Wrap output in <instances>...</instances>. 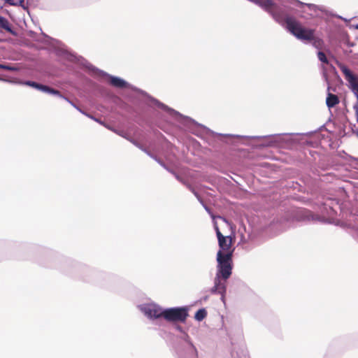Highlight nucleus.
I'll list each match as a JSON object with an SVG mask.
<instances>
[{
  "instance_id": "f704fd0d",
  "label": "nucleus",
  "mask_w": 358,
  "mask_h": 358,
  "mask_svg": "<svg viewBox=\"0 0 358 358\" xmlns=\"http://www.w3.org/2000/svg\"><path fill=\"white\" fill-rule=\"evenodd\" d=\"M164 169H166L168 172H169L171 174H173L175 171L169 167H168L167 166H166V167L164 168Z\"/></svg>"
},
{
  "instance_id": "09e8293b",
  "label": "nucleus",
  "mask_w": 358,
  "mask_h": 358,
  "mask_svg": "<svg viewBox=\"0 0 358 358\" xmlns=\"http://www.w3.org/2000/svg\"><path fill=\"white\" fill-rule=\"evenodd\" d=\"M17 83L18 84H22V81H18Z\"/></svg>"
},
{
  "instance_id": "5701e85b",
  "label": "nucleus",
  "mask_w": 358,
  "mask_h": 358,
  "mask_svg": "<svg viewBox=\"0 0 358 358\" xmlns=\"http://www.w3.org/2000/svg\"><path fill=\"white\" fill-rule=\"evenodd\" d=\"M298 6H300V7H303L304 6H307L310 10H314L315 11L316 10V8H317V6L315 5V4H312V3H303V2H301L299 1H297V4H296Z\"/></svg>"
},
{
  "instance_id": "6e6552de",
  "label": "nucleus",
  "mask_w": 358,
  "mask_h": 358,
  "mask_svg": "<svg viewBox=\"0 0 358 358\" xmlns=\"http://www.w3.org/2000/svg\"><path fill=\"white\" fill-rule=\"evenodd\" d=\"M87 67L91 71L97 73L101 76L108 78L109 79L110 84L113 87L120 89L128 88L130 87V84L129 83L120 77L110 75L109 73L96 68L92 64H89Z\"/></svg>"
},
{
  "instance_id": "de8ad7c7",
  "label": "nucleus",
  "mask_w": 358,
  "mask_h": 358,
  "mask_svg": "<svg viewBox=\"0 0 358 358\" xmlns=\"http://www.w3.org/2000/svg\"><path fill=\"white\" fill-rule=\"evenodd\" d=\"M205 209H206L207 211H209V208H208L207 206H205Z\"/></svg>"
},
{
  "instance_id": "1a4fd4ad",
  "label": "nucleus",
  "mask_w": 358,
  "mask_h": 358,
  "mask_svg": "<svg viewBox=\"0 0 358 358\" xmlns=\"http://www.w3.org/2000/svg\"><path fill=\"white\" fill-rule=\"evenodd\" d=\"M139 310L150 320H156L163 316V308L159 305L150 303L138 306Z\"/></svg>"
},
{
  "instance_id": "e433bc0d",
  "label": "nucleus",
  "mask_w": 358,
  "mask_h": 358,
  "mask_svg": "<svg viewBox=\"0 0 358 358\" xmlns=\"http://www.w3.org/2000/svg\"><path fill=\"white\" fill-rule=\"evenodd\" d=\"M84 115H86L87 117H90V119L94 120V118H96L93 115H92L89 114V113H87L86 112H85V114H84Z\"/></svg>"
},
{
  "instance_id": "c756f323",
  "label": "nucleus",
  "mask_w": 358,
  "mask_h": 358,
  "mask_svg": "<svg viewBox=\"0 0 358 358\" xmlns=\"http://www.w3.org/2000/svg\"><path fill=\"white\" fill-rule=\"evenodd\" d=\"M129 141L133 143L135 146H136L137 148H138L139 149L141 150V148L143 147L141 144H140L138 142H137L136 141L134 140V139H131V138H129Z\"/></svg>"
},
{
  "instance_id": "7c9ffc66",
  "label": "nucleus",
  "mask_w": 358,
  "mask_h": 358,
  "mask_svg": "<svg viewBox=\"0 0 358 358\" xmlns=\"http://www.w3.org/2000/svg\"><path fill=\"white\" fill-rule=\"evenodd\" d=\"M215 230H216V234H217V239H218V242L220 241V240H221L222 238H224L225 236H224L221 232L219 230V228L218 227H215Z\"/></svg>"
},
{
  "instance_id": "37998d69",
  "label": "nucleus",
  "mask_w": 358,
  "mask_h": 358,
  "mask_svg": "<svg viewBox=\"0 0 358 358\" xmlns=\"http://www.w3.org/2000/svg\"><path fill=\"white\" fill-rule=\"evenodd\" d=\"M324 76L325 80H327V82H328V78H327V76L326 73H324Z\"/></svg>"
},
{
  "instance_id": "2f4dec72",
  "label": "nucleus",
  "mask_w": 358,
  "mask_h": 358,
  "mask_svg": "<svg viewBox=\"0 0 358 358\" xmlns=\"http://www.w3.org/2000/svg\"><path fill=\"white\" fill-rule=\"evenodd\" d=\"M155 160L160 165L162 166L164 169L166 167V164L163 162V161H162L158 157H155Z\"/></svg>"
},
{
  "instance_id": "412c9836",
  "label": "nucleus",
  "mask_w": 358,
  "mask_h": 358,
  "mask_svg": "<svg viewBox=\"0 0 358 358\" xmlns=\"http://www.w3.org/2000/svg\"><path fill=\"white\" fill-rule=\"evenodd\" d=\"M60 99H64L68 103H69L73 107H74L76 110H78L82 114H85V112L83 110L80 108H79L77 105H76L73 101H71L69 98L65 96L61 93V96H58Z\"/></svg>"
},
{
  "instance_id": "ddd939ff",
  "label": "nucleus",
  "mask_w": 358,
  "mask_h": 358,
  "mask_svg": "<svg viewBox=\"0 0 358 358\" xmlns=\"http://www.w3.org/2000/svg\"><path fill=\"white\" fill-rule=\"evenodd\" d=\"M339 103V99L337 95L332 94L329 92L327 93L326 99V104L329 108L334 107Z\"/></svg>"
},
{
  "instance_id": "a18cd8bd",
  "label": "nucleus",
  "mask_w": 358,
  "mask_h": 358,
  "mask_svg": "<svg viewBox=\"0 0 358 358\" xmlns=\"http://www.w3.org/2000/svg\"><path fill=\"white\" fill-rule=\"evenodd\" d=\"M176 178L178 176V174L175 171L173 174H172Z\"/></svg>"
},
{
  "instance_id": "603ef678",
  "label": "nucleus",
  "mask_w": 358,
  "mask_h": 358,
  "mask_svg": "<svg viewBox=\"0 0 358 358\" xmlns=\"http://www.w3.org/2000/svg\"><path fill=\"white\" fill-rule=\"evenodd\" d=\"M357 136H358V133H357Z\"/></svg>"
},
{
  "instance_id": "f3484780",
  "label": "nucleus",
  "mask_w": 358,
  "mask_h": 358,
  "mask_svg": "<svg viewBox=\"0 0 358 358\" xmlns=\"http://www.w3.org/2000/svg\"><path fill=\"white\" fill-rule=\"evenodd\" d=\"M317 58H318V59H319L322 63H323V64H327V65H329L330 68H331L332 70H334V71H335V70H336L335 67H334L332 64H329V61L328 58L327 57V56H326L325 53H324V52H323L322 51H318V52H317Z\"/></svg>"
},
{
  "instance_id": "4be33fe9",
  "label": "nucleus",
  "mask_w": 358,
  "mask_h": 358,
  "mask_svg": "<svg viewBox=\"0 0 358 358\" xmlns=\"http://www.w3.org/2000/svg\"><path fill=\"white\" fill-rule=\"evenodd\" d=\"M178 338L184 341L186 344L192 342V339L186 331H182V334L178 335Z\"/></svg>"
},
{
  "instance_id": "f03ea898",
  "label": "nucleus",
  "mask_w": 358,
  "mask_h": 358,
  "mask_svg": "<svg viewBox=\"0 0 358 358\" xmlns=\"http://www.w3.org/2000/svg\"><path fill=\"white\" fill-rule=\"evenodd\" d=\"M216 260L217 265L215 278L226 282L232 273V252L224 253L219 250L217 253Z\"/></svg>"
},
{
  "instance_id": "c9c22d12",
  "label": "nucleus",
  "mask_w": 358,
  "mask_h": 358,
  "mask_svg": "<svg viewBox=\"0 0 358 358\" xmlns=\"http://www.w3.org/2000/svg\"><path fill=\"white\" fill-rule=\"evenodd\" d=\"M221 295V301L224 303L225 301V294H226V292H224L222 294H220Z\"/></svg>"
},
{
  "instance_id": "20e7f679",
  "label": "nucleus",
  "mask_w": 358,
  "mask_h": 358,
  "mask_svg": "<svg viewBox=\"0 0 358 358\" xmlns=\"http://www.w3.org/2000/svg\"><path fill=\"white\" fill-rule=\"evenodd\" d=\"M273 6H268L266 9V12L268 13L273 19L281 26L286 27L287 26V19H295L293 16H291L288 11L290 8L284 5H278L273 1Z\"/></svg>"
},
{
  "instance_id": "b1692460",
  "label": "nucleus",
  "mask_w": 358,
  "mask_h": 358,
  "mask_svg": "<svg viewBox=\"0 0 358 358\" xmlns=\"http://www.w3.org/2000/svg\"><path fill=\"white\" fill-rule=\"evenodd\" d=\"M5 3L11 5V6H17L19 5L22 7V0H3Z\"/></svg>"
},
{
  "instance_id": "9d476101",
  "label": "nucleus",
  "mask_w": 358,
  "mask_h": 358,
  "mask_svg": "<svg viewBox=\"0 0 358 358\" xmlns=\"http://www.w3.org/2000/svg\"><path fill=\"white\" fill-rule=\"evenodd\" d=\"M24 85L32 87L39 91L46 93V94H52V95H54L56 96H61V92L59 90L52 88L45 85H43V84H41V83H36L34 81H30V80L24 81Z\"/></svg>"
},
{
  "instance_id": "0eeeda50",
  "label": "nucleus",
  "mask_w": 358,
  "mask_h": 358,
  "mask_svg": "<svg viewBox=\"0 0 358 358\" xmlns=\"http://www.w3.org/2000/svg\"><path fill=\"white\" fill-rule=\"evenodd\" d=\"M187 306L168 308L163 310L162 317L168 322H184L189 316Z\"/></svg>"
},
{
  "instance_id": "f257e3e1",
  "label": "nucleus",
  "mask_w": 358,
  "mask_h": 358,
  "mask_svg": "<svg viewBox=\"0 0 358 358\" xmlns=\"http://www.w3.org/2000/svg\"><path fill=\"white\" fill-rule=\"evenodd\" d=\"M143 94H145L147 96L148 99L155 106H157L158 108H161L162 110L167 112L171 117L175 118L176 120H177L180 124H182L184 126L189 127V129L192 127H201L205 129V126H203L201 124L198 123L192 118L185 116L178 111L174 110L173 108H170L169 106L165 105L164 103L159 101L158 99L152 97L147 94L146 92H142Z\"/></svg>"
},
{
  "instance_id": "3c124183",
  "label": "nucleus",
  "mask_w": 358,
  "mask_h": 358,
  "mask_svg": "<svg viewBox=\"0 0 358 358\" xmlns=\"http://www.w3.org/2000/svg\"><path fill=\"white\" fill-rule=\"evenodd\" d=\"M329 90H330V87H329V86H328V87H327V90H328V91H329Z\"/></svg>"
},
{
  "instance_id": "473e14b6",
  "label": "nucleus",
  "mask_w": 358,
  "mask_h": 358,
  "mask_svg": "<svg viewBox=\"0 0 358 358\" xmlns=\"http://www.w3.org/2000/svg\"><path fill=\"white\" fill-rule=\"evenodd\" d=\"M94 121H96V122H99L101 125H103L104 127H106L108 129L110 127L108 125L106 124L103 121H101V120H99L96 117L94 118Z\"/></svg>"
},
{
  "instance_id": "aec40b11",
  "label": "nucleus",
  "mask_w": 358,
  "mask_h": 358,
  "mask_svg": "<svg viewBox=\"0 0 358 358\" xmlns=\"http://www.w3.org/2000/svg\"><path fill=\"white\" fill-rule=\"evenodd\" d=\"M231 357L233 358H250L248 355V352L245 350H241L240 352L233 351L231 352Z\"/></svg>"
},
{
  "instance_id": "a211bd4d",
  "label": "nucleus",
  "mask_w": 358,
  "mask_h": 358,
  "mask_svg": "<svg viewBox=\"0 0 358 358\" xmlns=\"http://www.w3.org/2000/svg\"><path fill=\"white\" fill-rule=\"evenodd\" d=\"M220 248V250H229L231 247V241H228L226 237L222 238L218 242Z\"/></svg>"
},
{
  "instance_id": "c85d7f7f",
  "label": "nucleus",
  "mask_w": 358,
  "mask_h": 358,
  "mask_svg": "<svg viewBox=\"0 0 358 358\" xmlns=\"http://www.w3.org/2000/svg\"><path fill=\"white\" fill-rule=\"evenodd\" d=\"M8 22V20L0 15V28H3L5 24Z\"/></svg>"
},
{
  "instance_id": "9b49d317",
  "label": "nucleus",
  "mask_w": 358,
  "mask_h": 358,
  "mask_svg": "<svg viewBox=\"0 0 358 358\" xmlns=\"http://www.w3.org/2000/svg\"><path fill=\"white\" fill-rule=\"evenodd\" d=\"M40 31H41V29L40 27H37ZM46 36L42 32L37 34L36 31L31 29H26L24 28V46H31L32 44L29 43H27L26 41L29 38L32 39L33 41H41V37Z\"/></svg>"
},
{
  "instance_id": "7ed1b4c3",
  "label": "nucleus",
  "mask_w": 358,
  "mask_h": 358,
  "mask_svg": "<svg viewBox=\"0 0 358 358\" xmlns=\"http://www.w3.org/2000/svg\"><path fill=\"white\" fill-rule=\"evenodd\" d=\"M338 66L344 75L345 79L348 83V87L355 96L357 101L353 106L356 120L358 122V75L354 73L347 66L338 62Z\"/></svg>"
},
{
  "instance_id": "393cba45",
  "label": "nucleus",
  "mask_w": 358,
  "mask_h": 358,
  "mask_svg": "<svg viewBox=\"0 0 358 358\" xmlns=\"http://www.w3.org/2000/svg\"><path fill=\"white\" fill-rule=\"evenodd\" d=\"M2 29H5L8 32H9L11 34H13V36H16L17 35L16 31L12 28V27L9 24L8 21L5 24V25L3 26V27Z\"/></svg>"
},
{
  "instance_id": "6ab92c4d",
  "label": "nucleus",
  "mask_w": 358,
  "mask_h": 358,
  "mask_svg": "<svg viewBox=\"0 0 358 358\" xmlns=\"http://www.w3.org/2000/svg\"><path fill=\"white\" fill-rule=\"evenodd\" d=\"M206 315H207V312H206V309L201 308L196 312L194 318L196 320L200 322V321H202L206 317Z\"/></svg>"
},
{
  "instance_id": "ea45409f",
  "label": "nucleus",
  "mask_w": 358,
  "mask_h": 358,
  "mask_svg": "<svg viewBox=\"0 0 358 358\" xmlns=\"http://www.w3.org/2000/svg\"><path fill=\"white\" fill-rule=\"evenodd\" d=\"M148 156L150 157H151L152 159H153L155 160V157H157V156H155V155L152 154L150 152V153H148Z\"/></svg>"
},
{
  "instance_id": "c03bdc74",
  "label": "nucleus",
  "mask_w": 358,
  "mask_h": 358,
  "mask_svg": "<svg viewBox=\"0 0 358 358\" xmlns=\"http://www.w3.org/2000/svg\"><path fill=\"white\" fill-rule=\"evenodd\" d=\"M176 178L178 176V174L175 171L173 174H172Z\"/></svg>"
},
{
  "instance_id": "72a5a7b5",
  "label": "nucleus",
  "mask_w": 358,
  "mask_h": 358,
  "mask_svg": "<svg viewBox=\"0 0 358 358\" xmlns=\"http://www.w3.org/2000/svg\"><path fill=\"white\" fill-rule=\"evenodd\" d=\"M175 329H176L177 331H178L180 334H182V331H185L183 329V328H182L181 326H180V325H176V326L175 327Z\"/></svg>"
},
{
  "instance_id": "8fccbe9b",
  "label": "nucleus",
  "mask_w": 358,
  "mask_h": 358,
  "mask_svg": "<svg viewBox=\"0 0 358 358\" xmlns=\"http://www.w3.org/2000/svg\"><path fill=\"white\" fill-rule=\"evenodd\" d=\"M355 28L358 29V24L355 26Z\"/></svg>"
},
{
  "instance_id": "a19ab883",
  "label": "nucleus",
  "mask_w": 358,
  "mask_h": 358,
  "mask_svg": "<svg viewBox=\"0 0 358 358\" xmlns=\"http://www.w3.org/2000/svg\"><path fill=\"white\" fill-rule=\"evenodd\" d=\"M148 156L150 157H151L152 159H153L155 160V157H157V156H155V155L152 154L150 152V153H148Z\"/></svg>"
},
{
  "instance_id": "58836bf2",
  "label": "nucleus",
  "mask_w": 358,
  "mask_h": 358,
  "mask_svg": "<svg viewBox=\"0 0 358 358\" xmlns=\"http://www.w3.org/2000/svg\"><path fill=\"white\" fill-rule=\"evenodd\" d=\"M141 150L143 151L145 153H146L148 155V153H150V151L147 148H145L144 147H143L141 148Z\"/></svg>"
},
{
  "instance_id": "cd10ccee",
  "label": "nucleus",
  "mask_w": 358,
  "mask_h": 358,
  "mask_svg": "<svg viewBox=\"0 0 358 358\" xmlns=\"http://www.w3.org/2000/svg\"><path fill=\"white\" fill-rule=\"evenodd\" d=\"M38 0H27V4L28 6H36Z\"/></svg>"
},
{
  "instance_id": "dca6fc26",
  "label": "nucleus",
  "mask_w": 358,
  "mask_h": 358,
  "mask_svg": "<svg viewBox=\"0 0 358 358\" xmlns=\"http://www.w3.org/2000/svg\"><path fill=\"white\" fill-rule=\"evenodd\" d=\"M21 69L19 64H0V69L8 70L10 71H17Z\"/></svg>"
},
{
  "instance_id": "423d86ee",
  "label": "nucleus",
  "mask_w": 358,
  "mask_h": 358,
  "mask_svg": "<svg viewBox=\"0 0 358 358\" xmlns=\"http://www.w3.org/2000/svg\"><path fill=\"white\" fill-rule=\"evenodd\" d=\"M285 28L290 34L299 40L312 41L314 38L313 30L304 28L296 19L288 18L287 26Z\"/></svg>"
},
{
  "instance_id": "79ce46f5",
  "label": "nucleus",
  "mask_w": 358,
  "mask_h": 358,
  "mask_svg": "<svg viewBox=\"0 0 358 358\" xmlns=\"http://www.w3.org/2000/svg\"><path fill=\"white\" fill-rule=\"evenodd\" d=\"M23 23H24V25H25L26 27H27V28L30 27V25L27 24V22L25 19H24Z\"/></svg>"
},
{
  "instance_id": "a878e982",
  "label": "nucleus",
  "mask_w": 358,
  "mask_h": 358,
  "mask_svg": "<svg viewBox=\"0 0 358 358\" xmlns=\"http://www.w3.org/2000/svg\"><path fill=\"white\" fill-rule=\"evenodd\" d=\"M108 129H110V130H111V131H114L115 134H118V135H120V136H122L123 138H126V139H127V140H129V137H127V135H125V134H124V131H119V130H117V129H113V128H111L110 127L108 128Z\"/></svg>"
},
{
  "instance_id": "bb28decb",
  "label": "nucleus",
  "mask_w": 358,
  "mask_h": 358,
  "mask_svg": "<svg viewBox=\"0 0 358 358\" xmlns=\"http://www.w3.org/2000/svg\"><path fill=\"white\" fill-rule=\"evenodd\" d=\"M23 9H24V11L26 10L29 15V17L30 18V20L31 22L37 27L36 24V22L35 20H34L33 17L31 16L29 9L27 8V7H26L24 5V7H23Z\"/></svg>"
},
{
  "instance_id": "2eb2a0df",
  "label": "nucleus",
  "mask_w": 358,
  "mask_h": 358,
  "mask_svg": "<svg viewBox=\"0 0 358 358\" xmlns=\"http://www.w3.org/2000/svg\"><path fill=\"white\" fill-rule=\"evenodd\" d=\"M176 179L182 184H183L184 185H185L187 188L189 189L195 195V196L201 202L199 194L195 191L194 188L189 182H187L185 179H183L180 175H178Z\"/></svg>"
},
{
  "instance_id": "39448f33",
  "label": "nucleus",
  "mask_w": 358,
  "mask_h": 358,
  "mask_svg": "<svg viewBox=\"0 0 358 358\" xmlns=\"http://www.w3.org/2000/svg\"><path fill=\"white\" fill-rule=\"evenodd\" d=\"M293 134H275L271 136H239V135H231L224 134L225 136H231L238 138H268L269 141L266 144L267 146L275 147L281 146L284 145H289L292 143V140L289 137ZM219 136H224L222 134H217Z\"/></svg>"
},
{
  "instance_id": "4c0bfd02",
  "label": "nucleus",
  "mask_w": 358,
  "mask_h": 358,
  "mask_svg": "<svg viewBox=\"0 0 358 358\" xmlns=\"http://www.w3.org/2000/svg\"><path fill=\"white\" fill-rule=\"evenodd\" d=\"M141 150L143 151L145 153H146L148 155V153H150V151L147 148H145L144 147H143L141 148Z\"/></svg>"
},
{
  "instance_id": "49530a36",
  "label": "nucleus",
  "mask_w": 358,
  "mask_h": 358,
  "mask_svg": "<svg viewBox=\"0 0 358 358\" xmlns=\"http://www.w3.org/2000/svg\"><path fill=\"white\" fill-rule=\"evenodd\" d=\"M208 296H204L202 299H203V301H206V300L208 299Z\"/></svg>"
},
{
  "instance_id": "4468645a",
  "label": "nucleus",
  "mask_w": 358,
  "mask_h": 358,
  "mask_svg": "<svg viewBox=\"0 0 358 358\" xmlns=\"http://www.w3.org/2000/svg\"><path fill=\"white\" fill-rule=\"evenodd\" d=\"M185 350L186 353L190 357L198 358L199 352L196 346L192 343V341L189 343L188 344H186V346L185 347Z\"/></svg>"
},
{
  "instance_id": "f8f14e48",
  "label": "nucleus",
  "mask_w": 358,
  "mask_h": 358,
  "mask_svg": "<svg viewBox=\"0 0 358 358\" xmlns=\"http://www.w3.org/2000/svg\"><path fill=\"white\" fill-rule=\"evenodd\" d=\"M210 292L212 294H220L227 292V286L225 282L214 278V285L210 288Z\"/></svg>"
}]
</instances>
